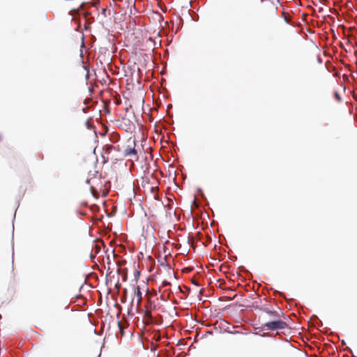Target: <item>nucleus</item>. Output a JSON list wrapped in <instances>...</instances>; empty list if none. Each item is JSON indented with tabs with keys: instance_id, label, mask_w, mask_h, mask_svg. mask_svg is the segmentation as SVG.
Listing matches in <instances>:
<instances>
[{
	"instance_id": "nucleus-1",
	"label": "nucleus",
	"mask_w": 357,
	"mask_h": 357,
	"mask_svg": "<svg viewBox=\"0 0 357 357\" xmlns=\"http://www.w3.org/2000/svg\"><path fill=\"white\" fill-rule=\"evenodd\" d=\"M86 183L90 185L91 192L95 197H98L100 193L104 190L100 176L88 178Z\"/></svg>"
},
{
	"instance_id": "nucleus-2",
	"label": "nucleus",
	"mask_w": 357,
	"mask_h": 357,
	"mask_svg": "<svg viewBox=\"0 0 357 357\" xmlns=\"http://www.w3.org/2000/svg\"><path fill=\"white\" fill-rule=\"evenodd\" d=\"M288 325L282 319L277 320H271L263 324V328L268 331H275L279 329H284Z\"/></svg>"
},
{
	"instance_id": "nucleus-3",
	"label": "nucleus",
	"mask_w": 357,
	"mask_h": 357,
	"mask_svg": "<svg viewBox=\"0 0 357 357\" xmlns=\"http://www.w3.org/2000/svg\"><path fill=\"white\" fill-rule=\"evenodd\" d=\"M124 156L130 157L135 160L138 159L137 151L135 149V140L130 138L128 144L124 150Z\"/></svg>"
},
{
	"instance_id": "nucleus-4",
	"label": "nucleus",
	"mask_w": 357,
	"mask_h": 357,
	"mask_svg": "<svg viewBox=\"0 0 357 357\" xmlns=\"http://www.w3.org/2000/svg\"><path fill=\"white\" fill-rule=\"evenodd\" d=\"M264 312L269 315L271 320H277L283 318L284 319H286L284 314L282 312L280 313L278 312L275 310H269L268 309L264 310Z\"/></svg>"
},
{
	"instance_id": "nucleus-5",
	"label": "nucleus",
	"mask_w": 357,
	"mask_h": 357,
	"mask_svg": "<svg viewBox=\"0 0 357 357\" xmlns=\"http://www.w3.org/2000/svg\"><path fill=\"white\" fill-rule=\"evenodd\" d=\"M113 150L118 151H119V146H112L110 144L105 145V146L103 147V154H104V155H106V156H104V158H106V159L107 160H109V159H112L113 157L110 158L109 155Z\"/></svg>"
},
{
	"instance_id": "nucleus-6",
	"label": "nucleus",
	"mask_w": 357,
	"mask_h": 357,
	"mask_svg": "<svg viewBox=\"0 0 357 357\" xmlns=\"http://www.w3.org/2000/svg\"><path fill=\"white\" fill-rule=\"evenodd\" d=\"M134 296L137 298V305H140L142 301V294L139 286L134 289Z\"/></svg>"
},
{
	"instance_id": "nucleus-7",
	"label": "nucleus",
	"mask_w": 357,
	"mask_h": 357,
	"mask_svg": "<svg viewBox=\"0 0 357 357\" xmlns=\"http://www.w3.org/2000/svg\"><path fill=\"white\" fill-rule=\"evenodd\" d=\"M144 317L151 321L153 319V317L151 315V312L150 310L147 309L144 312Z\"/></svg>"
},
{
	"instance_id": "nucleus-8",
	"label": "nucleus",
	"mask_w": 357,
	"mask_h": 357,
	"mask_svg": "<svg viewBox=\"0 0 357 357\" xmlns=\"http://www.w3.org/2000/svg\"><path fill=\"white\" fill-rule=\"evenodd\" d=\"M335 97L338 102L341 101V97L337 92L335 93Z\"/></svg>"
},
{
	"instance_id": "nucleus-9",
	"label": "nucleus",
	"mask_w": 357,
	"mask_h": 357,
	"mask_svg": "<svg viewBox=\"0 0 357 357\" xmlns=\"http://www.w3.org/2000/svg\"><path fill=\"white\" fill-rule=\"evenodd\" d=\"M118 326L119 327V329H120V331H121V334H123V328H122L121 324V323L119 321L118 322Z\"/></svg>"
},
{
	"instance_id": "nucleus-10",
	"label": "nucleus",
	"mask_w": 357,
	"mask_h": 357,
	"mask_svg": "<svg viewBox=\"0 0 357 357\" xmlns=\"http://www.w3.org/2000/svg\"><path fill=\"white\" fill-rule=\"evenodd\" d=\"M168 284H169V283L167 282H164V283H163V286H166V285H168Z\"/></svg>"
}]
</instances>
